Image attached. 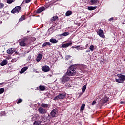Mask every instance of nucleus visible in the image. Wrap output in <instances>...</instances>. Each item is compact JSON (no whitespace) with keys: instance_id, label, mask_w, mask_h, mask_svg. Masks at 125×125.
Here are the masks:
<instances>
[{"instance_id":"obj_1","label":"nucleus","mask_w":125,"mask_h":125,"mask_svg":"<svg viewBox=\"0 0 125 125\" xmlns=\"http://www.w3.org/2000/svg\"><path fill=\"white\" fill-rule=\"evenodd\" d=\"M76 73L77 69H76L74 66H70L66 72V75H67V76H69L70 77H72V76H75Z\"/></svg>"},{"instance_id":"obj_2","label":"nucleus","mask_w":125,"mask_h":125,"mask_svg":"<svg viewBox=\"0 0 125 125\" xmlns=\"http://www.w3.org/2000/svg\"><path fill=\"white\" fill-rule=\"evenodd\" d=\"M61 82L62 83H67V82H69L70 81V77L67 75H64L61 79Z\"/></svg>"},{"instance_id":"obj_3","label":"nucleus","mask_w":125,"mask_h":125,"mask_svg":"<svg viewBox=\"0 0 125 125\" xmlns=\"http://www.w3.org/2000/svg\"><path fill=\"white\" fill-rule=\"evenodd\" d=\"M66 97V94L62 93L56 96L54 98V100H59V99H64Z\"/></svg>"},{"instance_id":"obj_4","label":"nucleus","mask_w":125,"mask_h":125,"mask_svg":"<svg viewBox=\"0 0 125 125\" xmlns=\"http://www.w3.org/2000/svg\"><path fill=\"white\" fill-rule=\"evenodd\" d=\"M21 10V7L19 6H17L11 11V13H17V14L19 13Z\"/></svg>"},{"instance_id":"obj_5","label":"nucleus","mask_w":125,"mask_h":125,"mask_svg":"<svg viewBox=\"0 0 125 125\" xmlns=\"http://www.w3.org/2000/svg\"><path fill=\"white\" fill-rule=\"evenodd\" d=\"M57 114H58V110L57 109H54L52 110L51 112V116L53 118H54L57 116Z\"/></svg>"},{"instance_id":"obj_6","label":"nucleus","mask_w":125,"mask_h":125,"mask_svg":"<svg viewBox=\"0 0 125 125\" xmlns=\"http://www.w3.org/2000/svg\"><path fill=\"white\" fill-rule=\"evenodd\" d=\"M97 34L101 37V38H105V35H104L103 30L99 29L97 32Z\"/></svg>"},{"instance_id":"obj_7","label":"nucleus","mask_w":125,"mask_h":125,"mask_svg":"<svg viewBox=\"0 0 125 125\" xmlns=\"http://www.w3.org/2000/svg\"><path fill=\"white\" fill-rule=\"evenodd\" d=\"M42 70L43 72H47L50 71V68H49V66L47 65H45L42 67Z\"/></svg>"},{"instance_id":"obj_8","label":"nucleus","mask_w":125,"mask_h":125,"mask_svg":"<svg viewBox=\"0 0 125 125\" xmlns=\"http://www.w3.org/2000/svg\"><path fill=\"white\" fill-rule=\"evenodd\" d=\"M38 111L40 114H45L46 113V110L43 109L42 107H39Z\"/></svg>"},{"instance_id":"obj_9","label":"nucleus","mask_w":125,"mask_h":125,"mask_svg":"<svg viewBox=\"0 0 125 125\" xmlns=\"http://www.w3.org/2000/svg\"><path fill=\"white\" fill-rule=\"evenodd\" d=\"M72 42H69V43H66V44H63L62 46V47H63V48H66L67 47H69L71 45H72Z\"/></svg>"},{"instance_id":"obj_10","label":"nucleus","mask_w":125,"mask_h":125,"mask_svg":"<svg viewBox=\"0 0 125 125\" xmlns=\"http://www.w3.org/2000/svg\"><path fill=\"white\" fill-rule=\"evenodd\" d=\"M14 52H15L14 48H11L7 50V53L8 54H12Z\"/></svg>"},{"instance_id":"obj_11","label":"nucleus","mask_w":125,"mask_h":125,"mask_svg":"<svg viewBox=\"0 0 125 125\" xmlns=\"http://www.w3.org/2000/svg\"><path fill=\"white\" fill-rule=\"evenodd\" d=\"M44 10H45V8L44 7H41L36 11V13H41V12H42Z\"/></svg>"},{"instance_id":"obj_12","label":"nucleus","mask_w":125,"mask_h":125,"mask_svg":"<svg viewBox=\"0 0 125 125\" xmlns=\"http://www.w3.org/2000/svg\"><path fill=\"white\" fill-rule=\"evenodd\" d=\"M8 63V62L7 61V60H4L3 61L1 62L0 65L2 66H5V65H7Z\"/></svg>"},{"instance_id":"obj_13","label":"nucleus","mask_w":125,"mask_h":125,"mask_svg":"<svg viewBox=\"0 0 125 125\" xmlns=\"http://www.w3.org/2000/svg\"><path fill=\"white\" fill-rule=\"evenodd\" d=\"M42 54H39L36 58V61H37V62H40V61L42 60Z\"/></svg>"},{"instance_id":"obj_14","label":"nucleus","mask_w":125,"mask_h":125,"mask_svg":"<svg viewBox=\"0 0 125 125\" xmlns=\"http://www.w3.org/2000/svg\"><path fill=\"white\" fill-rule=\"evenodd\" d=\"M28 70V67L27 66L24 67L22 68L21 70L20 71V74H23L24 72H26Z\"/></svg>"},{"instance_id":"obj_15","label":"nucleus","mask_w":125,"mask_h":125,"mask_svg":"<svg viewBox=\"0 0 125 125\" xmlns=\"http://www.w3.org/2000/svg\"><path fill=\"white\" fill-rule=\"evenodd\" d=\"M50 42L51 43H57V42H58V40H56L55 38H51L50 39Z\"/></svg>"},{"instance_id":"obj_16","label":"nucleus","mask_w":125,"mask_h":125,"mask_svg":"<svg viewBox=\"0 0 125 125\" xmlns=\"http://www.w3.org/2000/svg\"><path fill=\"white\" fill-rule=\"evenodd\" d=\"M50 45H51L50 42H46L43 44V45H42V47H44V46H50Z\"/></svg>"},{"instance_id":"obj_17","label":"nucleus","mask_w":125,"mask_h":125,"mask_svg":"<svg viewBox=\"0 0 125 125\" xmlns=\"http://www.w3.org/2000/svg\"><path fill=\"white\" fill-rule=\"evenodd\" d=\"M91 4H96L98 2V0H90V1Z\"/></svg>"},{"instance_id":"obj_18","label":"nucleus","mask_w":125,"mask_h":125,"mask_svg":"<svg viewBox=\"0 0 125 125\" xmlns=\"http://www.w3.org/2000/svg\"><path fill=\"white\" fill-rule=\"evenodd\" d=\"M20 46H26V43L24 41H21L19 42Z\"/></svg>"},{"instance_id":"obj_19","label":"nucleus","mask_w":125,"mask_h":125,"mask_svg":"<svg viewBox=\"0 0 125 125\" xmlns=\"http://www.w3.org/2000/svg\"><path fill=\"white\" fill-rule=\"evenodd\" d=\"M39 89H40V90H41L42 91H43L45 90V86L43 85H40L39 86Z\"/></svg>"},{"instance_id":"obj_20","label":"nucleus","mask_w":125,"mask_h":125,"mask_svg":"<svg viewBox=\"0 0 125 125\" xmlns=\"http://www.w3.org/2000/svg\"><path fill=\"white\" fill-rule=\"evenodd\" d=\"M57 18H58V17L57 16H54L51 19V21L52 22H53V21H55V20H56Z\"/></svg>"},{"instance_id":"obj_21","label":"nucleus","mask_w":125,"mask_h":125,"mask_svg":"<svg viewBox=\"0 0 125 125\" xmlns=\"http://www.w3.org/2000/svg\"><path fill=\"white\" fill-rule=\"evenodd\" d=\"M119 78H120V79H121V81H122V83L124 82V81H125V76L124 75H120L119 76Z\"/></svg>"},{"instance_id":"obj_22","label":"nucleus","mask_w":125,"mask_h":125,"mask_svg":"<svg viewBox=\"0 0 125 125\" xmlns=\"http://www.w3.org/2000/svg\"><path fill=\"white\" fill-rule=\"evenodd\" d=\"M97 7H92V6H89L88 7V10H94V9H96Z\"/></svg>"},{"instance_id":"obj_23","label":"nucleus","mask_w":125,"mask_h":125,"mask_svg":"<svg viewBox=\"0 0 125 125\" xmlns=\"http://www.w3.org/2000/svg\"><path fill=\"white\" fill-rule=\"evenodd\" d=\"M32 1V0H25L22 2V4H25V3H29V2H31Z\"/></svg>"},{"instance_id":"obj_24","label":"nucleus","mask_w":125,"mask_h":125,"mask_svg":"<svg viewBox=\"0 0 125 125\" xmlns=\"http://www.w3.org/2000/svg\"><path fill=\"white\" fill-rule=\"evenodd\" d=\"M41 107H42L43 108H47L48 107V104H41Z\"/></svg>"},{"instance_id":"obj_25","label":"nucleus","mask_w":125,"mask_h":125,"mask_svg":"<svg viewBox=\"0 0 125 125\" xmlns=\"http://www.w3.org/2000/svg\"><path fill=\"white\" fill-rule=\"evenodd\" d=\"M72 14V11H68L66 12L65 15L66 16H70Z\"/></svg>"},{"instance_id":"obj_26","label":"nucleus","mask_w":125,"mask_h":125,"mask_svg":"<svg viewBox=\"0 0 125 125\" xmlns=\"http://www.w3.org/2000/svg\"><path fill=\"white\" fill-rule=\"evenodd\" d=\"M23 20H25V16H21L19 20V22H22Z\"/></svg>"},{"instance_id":"obj_27","label":"nucleus","mask_w":125,"mask_h":125,"mask_svg":"<svg viewBox=\"0 0 125 125\" xmlns=\"http://www.w3.org/2000/svg\"><path fill=\"white\" fill-rule=\"evenodd\" d=\"M85 107V104H83L81 107V111H83L84 110Z\"/></svg>"},{"instance_id":"obj_28","label":"nucleus","mask_w":125,"mask_h":125,"mask_svg":"<svg viewBox=\"0 0 125 125\" xmlns=\"http://www.w3.org/2000/svg\"><path fill=\"white\" fill-rule=\"evenodd\" d=\"M48 31L50 32L51 34H52L53 32H54V29H53V27H50Z\"/></svg>"},{"instance_id":"obj_29","label":"nucleus","mask_w":125,"mask_h":125,"mask_svg":"<svg viewBox=\"0 0 125 125\" xmlns=\"http://www.w3.org/2000/svg\"><path fill=\"white\" fill-rule=\"evenodd\" d=\"M76 49H77V50H80V49L81 50H82V49H83V47H80V46H77L76 47H75Z\"/></svg>"},{"instance_id":"obj_30","label":"nucleus","mask_w":125,"mask_h":125,"mask_svg":"<svg viewBox=\"0 0 125 125\" xmlns=\"http://www.w3.org/2000/svg\"><path fill=\"white\" fill-rule=\"evenodd\" d=\"M89 49H90L91 51H93V50H94V46L93 45H91L89 48Z\"/></svg>"},{"instance_id":"obj_31","label":"nucleus","mask_w":125,"mask_h":125,"mask_svg":"<svg viewBox=\"0 0 125 125\" xmlns=\"http://www.w3.org/2000/svg\"><path fill=\"white\" fill-rule=\"evenodd\" d=\"M115 81L116 82H117V83H123V81L121 78H119V79H116Z\"/></svg>"},{"instance_id":"obj_32","label":"nucleus","mask_w":125,"mask_h":125,"mask_svg":"<svg viewBox=\"0 0 125 125\" xmlns=\"http://www.w3.org/2000/svg\"><path fill=\"white\" fill-rule=\"evenodd\" d=\"M61 36H64V37H66V36L69 35V32H64V33H63L62 34H61Z\"/></svg>"},{"instance_id":"obj_33","label":"nucleus","mask_w":125,"mask_h":125,"mask_svg":"<svg viewBox=\"0 0 125 125\" xmlns=\"http://www.w3.org/2000/svg\"><path fill=\"white\" fill-rule=\"evenodd\" d=\"M85 89H86V85H84L82 88L83 93H84V92L85 91Z\"/></svg>"},{"instance_id":"obj_34","label":"nucleus","mask_w":125,"mask_h":125,"mask_svg":"<svg viewBox=\"0 0 125 125\" xmlns=\"http://www.w3.org/2000/svg\"><path fill=\"white\" fill-rule=\"evenodd\" d=\"M3 7H4V4L0 3V9H2Z\"/></svg>"},{"instance_id":"obj_35","label":"nucleus","mask_w":125,"mask_h":125,"mask_svg":"<svg viewBox=\"0 0 125 125\" xmlns=\"http://www.w3.org/2000/svg\"><path fill=\"white\" fill-rule=\"evenodd\" d=\"M3 92H4V88H1L0 89V94H2V93H3Z\"/></svg>"},{"instance_id":"obj_36","label":"nucleus","mask_w":125,"mask_h":125,"mask_svg":"<svg viewBox=\"0 0 125 125\" xmlns=\"http://www.w3.org/2000/svg\"><path fill=\"white\" fill-rule=\"evenodd\" d=\"M23 101V100L22 99H19L18 100V101L17 102V104H19V103H21Z\"/></svg>"},{"instance_id":"obj_37","label":"nucleus","mask_w":125,"mask_h":125,"mask_svg":"<svg viewBox=\"0 0 125 125\" xmlns=\"http://www.w3.org/2000/svg\"><path fill=\"white\" fill-rule=\"evenodd\" d=\"M27 41H28V38H27V37H24L22 40V41L24 42H27Z\"/></svg>"},{"instance_id":"obj_38","label":"nucleus","mask_w":125,"mask_h":125,"mask_svg":"<svg viewBox=\"0 0 125 125\" xmlns=\"http://www.w3.org/2000/svg\"><path fill=\"white\" fill-rule=\"evenodd\" d=\"M16 61H17V59L14 58V59H13L11 60V62H12V63H15V62H16Z\"/></svg>"},{"instance_id":"obj_39","label":"nucleus","mask_w":125,"mask_h":125,"mask_svg":"<svg viewBox=\"0 0 125 125\" xmlns=\"http://www.w3.org/2000/svg\"><path fill=\"white\" fill-rule=\"evenodd\" d=\"M12 2H13V0H7V3L10 4Z\"/></svg>"},{"instance_id":"obj_40","label":"nucleus","mask_w":125,"mask_h":125,"mask_svg":"<svg viewBox=\"0 0 125 125\" xmlns=\"http://www.w3.org/2000/svg\"><path fill=\"white\" fill-rule=\"evenodd\" d=\"M36 119H37V117H36V116H34L32 117V121H36Z\"/></svg>"},{"instance_id":"obj_41","label":"nucleus","mask_w":125,"mask_h":125,"mask_svg":"<svg viewBox=\"0 0 125 125\" xmlns=\"http://www.w3.org/2000/svg\"><path fill=\"white\" fill-rule=\"evenodd\" d=\"M66 58L67 59H69L71 58V56H70V55H67V56H66Z\"/></svg>"},{"instance_id":"obj_42","label":"nucleus","mask_w":125,"mask_h":125,"mask_svg":"<svg viewBox=\"0 0 125 125\" xmlns=\"http://www.w3.org/2000/svg\"><path fill=\"white\" fill-rule=\"evenodd\" d=\"M104 103H106V102H107V101H108V99L107 98H105L104 99Z\"/></svg>"},{"instance_id":"obj_43","label":"nucleus","mask_w":125,"mask_h":125,"mask_svg":"<svg viewBox=\"0 0 125 125\" xmlns=\"http://www.w3.org/2000/svg\"><path fill=\"white\" fill-rule=\"evenodd\" d=\"M33 125H39V123H38L36 121H35L34 122Z\"/></svg>"},{"instance_id":"obj_44","label":"nucleus","mask_w":125,"mask_h":125,"mask_svg":"<svg viewBox=\"0 0 125 125\" xmlns=\"http://www.w3.org/2000/svg\"><path fill=\"white\" fill-rule=\"evenodd\" d=\"M96 103V102L95 101H94L92 102V105L93 106H94V105H95Z\"/></svg>"},{"instance_id":"obj_45","label":"nucleus","mask_w":125,"mask_h":125,"mask_svg":"<svg viewBox=\"0 0 125 125\" xmlns=\"http://www.w3.org/2000/svg\"><path fill=\"white\" fill-rule=\"evenodd\" d=\"M114 20V18L113 17H112V18H110L109 19V21H112Z\"/></svg>"},{"instance_id":"obj_46","label":"nucleus","mask_w":125,"mask_h":125,"mask_svg":"<svg viewBox=\"0 0 125 125\" xmlns=\"http://www.w3.org/2000/svg\"><path fill=\"white\" fill-rule=\"evenodd\" d=\"M87 52H90V50H88L86 51V53H87Z\"/></svg>"},{"instance_id":"obj_47","label":"nucleus","mask_w":125,"mask_h":125,"mask_svg":"<svg viewBox=\"0 0 125 125\" xmlns=\"http://www.w3.org/2000/svg\"><path fill=\"white\" fill-rule=\"evenodd\" d=\"M100 63H104V61L101 60L100 61Z\"/></svg>"},{"instance_id":"obj_48","label":"nucleus","mask_w":125,"mask_h":125,"mask_svg":"<svg viewBox=\"0 0 125 125\" xmlns=\"http://www.w3.org/2000/svg\"><path fill=\"white\" fill-rule=\"evenodd\" d=\"M121 104H124V103H125V102H124V101H121L120 102Z\"/></svg>"},{"instance_id":"obj_49","label":"nucleus","mask_w":125,"mask_h":125,"mask_svg":"<svg viewBox=\"0 0 125 125\" xmlns=\"http://www.w3.org/2000/svg\"><path fill=\"white\" fill-rule=\"evenodd\" d=\"M2 84H3V83H0V85H2Z\"/></svg>"},{"instance_id":"obj_50","label":"nucleus","mask_w":125,"mask_h":125,"mask_svg":"<svg viewBox=\"0 0 125 125\" xmlns=\"http://www.w3.org/2000/svg\"><path fill=\"white\" fill-rule=\"evenodd\" d=\"M72 48H76V47L72 46Z\"/></svg>"},{"instance_id":"obj_51","label":"nucleus","mask_w":125,"mask_h":125,"mask_svg":"<svg viewBox=\"0 0 125 125\" xmlns=\"http://www.w3.org/2000/svg\"><path fill=\"white\" fill-rule=\"evenodd\" d=\"M124 61H125V58L124 59Z\"/></svg>"}]
</instances>
